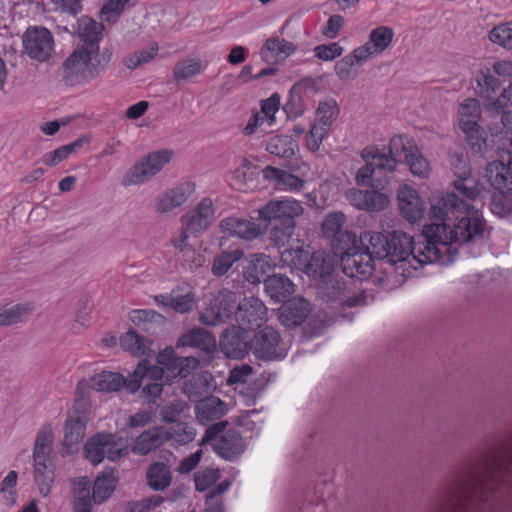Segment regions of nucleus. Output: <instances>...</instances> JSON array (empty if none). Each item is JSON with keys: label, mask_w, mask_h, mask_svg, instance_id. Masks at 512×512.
<instances>
[{"label": "nucleus", "mask_w": 512, "mask_h": 512, "mask_svg": "<svg viewBox=\"0 0 512 512\" xmlns=\"http://www.w3.org/2000/svg\"><path fill=\"white\" fill-rule=\"evenodd\" d=\"M455 193H441L431 198L430 217L440 221L426 225L421 238H413L402 231L388 235L365 231L360 234L361 250L353 247L345 259L348 277L336 275L338 256L330 251L318 250L312 254L302 246L280 252L282 266L301 271L317 282L318 294L330 303L335 317L350 319L368 305L372 296L355 288L352 278H366L374 270V259L385 260L402 279L413 277L426 264L447 265L455 261L460 250L473 257L481 252H470V245L484 244V222L478 208L468 200L480 194L478 180L467 164L458 159L454 165Z\"/></svg>", "instance_id": "nucleus-1"}, {"label": "nucleus", "mask_w": 512, "mask_h": 512, "mask_svg": "<svg viewBox=\"0 0 512 512\" xmlns=\"http://www.w3.org/2000/svg\"><path fill=\"white\" fill-rule=\"evenodd\" d=\"M361 157L365 165L356 173L358 185L383 186L388 181V175L395 169L396 162L402 160L407 163L413 175L425 178L429 174L427 160L407 137L401 135L391 138L388 153L371 146L363 149Z\"/></svg>", "instance_id": "nucleus-2"}, {"label": "nucleus", "mask_w": 512, "mask_h": 512, "mask_svg": "<svg viewBox=\"0 0 512 512\" xmlns=\"http://www.w3.org/2000/svg\"><path fill=\"white\" fill-rule=\"evenodd\" d=\"M199 366V360L194 357H179L172 347H166L156 355V364H151L148 359H142L134 372L128 377V391L135 393L141 386L143 379L160 380L164 373L169 378H186Z\"/></svg>", "instance_id": "nucleus-3"}, {"label": "nucleus", "mask_w": 512, "mask_h": 512, "mask_svg": "<svg viewBox=\"0 0 512 512\" xmlns=\"http://www.w3.org/2000/svg\"><path fill=\"white\" fill-rule=\"evenodd\" d=\"M108 61L95 41L82 44L64 61V78L70 85L87 83L105 69Z\"/></svg>", "instance_id": "nucleus-4"}, {"label": "nucleus", "mask_w": 512, "mask_h": 512, "mask_svg": "<svg viewBox=\"0 0 512 512\" xmlns=\"http://www.w3.org/2000/svg\"><path fill=\"white\" fill-rule=\"evenodd\" d=\"M477 93L484 99L488 110L495 113H502L501 121L503 128L512 131V83L504 87L492 74L491 69H481L475 76Z\"/></svg>", "instance_id": "nucleus-5"}, {"label": "nucleus", "mask_w": 512, "mask_h": 512, "mask_svg": "<svg viewBox=\"0 0 512 512\" xmlns=\"http://www.w3.org/2000/svg\"><path fill=\"white\" fill-rule=\"evenodd\" d=\"M212 320H267V307L257 297L244 298L236 306V294L223 289L211 304Z\"/></svg>", "instance_id": "nucleus-6"}, {"label": "nucleus", "mask_w": 512, "mask_h": 512, "mask_svg": "<svg viewBox=\"0 0 512 512\" xmlns=\"http://www.w3.org/2000/svg\"><path fill=\"white\" fill-rule=\"evenodd\" d=\"M346 222V215L341 211H331L323 219L321 230L325 238L336 242L340 252V262L343 272L348 276L345 259L348 254H352L353 247L361 250L360 236L348 230H342Z\"/></svg>", "instance_id": "nucleus-7"}, {"label": "nucleus", "mask_w": 512, "mask_h": 512, "mask_svg": "<svg viewBox=\"0 0 512 512\" xmlns=\"http://www.w3.org/2000/svg\"><path fill=\"white\" fill-rule=\"evenodd\" d=\"M173 156L174 152L170 149L148 153L125 172L121 184L125 187L145 184L161 172L171 162Z\"/></svg>", "instance_id": "nucleus-8"}, {"label": "nucleus", "mask_w": 512, "mask_h": 512, "mask_svg": "<svg viewBox=\"0 0 512 512\" xmlns=\"http://www.w3.org/2000/svg\"><path fill=\"white\" fill-rule=\"evenodd\" d=\"M214 214L212 200L203 198L181 218L182 228L180 234L173 239L174 247L180 250L188 247L189 238L205 231L211 225Z\"/></svg>", "instance_id": "nucleus-9"}, {"label": "nucleus", "mask_w": 512, "mask_h": 512, "mask_svg": "<svg viewBox=\"0 0 512 512\" xmlns=\"http://www.w3.org/2000/svg\"><path fill=\"white\" fill-rule=\"evenodd\" d=\"M250 350L257 359L281 361L287 356L289 345L277 329L259 326L251 338Z\"/></svg>", "instance_id": "nucleus-10"}, {"label": "nucleus", "mask_w": 512, "mask_h": 512, "mask_svg": "<svg viewBox=\"0 0 512 512\" xmlns=\"http://www.w3.org/2000/svg\"><path fill=\"white\" fill-rule=\"evenodd\" d=\"M481 108L478 100L465 99L460 103L457 118L460 129L466 136L468 144L476 152H481L486 146V132L480 126Z\"/></svg>", "instance_id": "nucleus-11"}, {"label": "nucleus", "mask_w": 512, "mask_h": 512, "mask_svg": "<svg viewBox=\"0 0 512 512\" xmlns=\"http://www.w3.org/2000/svg\"><path fill=\"white\" fill-rule=\"evenodd\" d=\"M304 208L300 201L284 197L282 199L270 200L258 211L259 218L267 225H272L273 222L284 224H295V219L301 216Z\"/></svg>", "instance_id": "nucleus-12"}, {"label": "nucleus", "mask_w": 512, "mask_h": 512, "mask_svg": "<svg viewBox=\"0 0 512 512\" xmlns=\"http://www.w3.org/2000/svg\"><path fill=\"white\" fill-rule=\"evenodd\" d=\"M24 52L39 62L47 61L55 51V43L52 33L39 26H33L26 30L22 37Z\"/></svg>", "instance_id": "nucleus-13"}, {"label": "nucleus", "mask_w": 512, "mask_h": 512, "mask_svg": "<svg viewBox=\"0 0 512 512\" xmlns=\"http://www.w3.org/2000/svg\"><path fill=\"white\" fill-rule=\"evenodd\" d=\"M196 186L193 181H181L161 192L155 200V211L160 214L172 213L184 205L195 193Z\"/></svg>", "instance_id": "nucleus-14"}, {"label": "nucleus", "mask_w": 512, "mask_h": 512, "mask_svg": "<svg viewBox=\"0 0 512 512\" xmlns=\"http://www.w3.org/2000/svg\"><path fill=\"white\" fill-rule=\"evenodd\" d=\"M397 205L401 216L409 223H417L425 215V202L418 190L411 185L403 184L399 186Z\"/></svg>", "instance_id": "nucleus-15"}, {"label": "nucleus", "mask_w": 512, "mask_h": 512, "mask_svg": "<svg viewBox=\"0 0 512 512\" xmlns=\"http://www.w3.org/2000/svg\"><path fill=\"white\" fill-rule=\"evenodd\" d=\"M249 330L240 325H232L220 338L221 351L231 359H242L250 350Z\"/></svg>", "instance_id": "nucleus-16"}, {"label": "nucleus", "mask_w": 512, "mask_h": 512, "mask_svg": "<svg viewBox=\"0 0 512 512\" xmlns=\"http://www.w3.org/2000/svg\"><path fill=\"white\" fill-rule=\"evenodd\" d=\"M486 178L493 188L502 194H512V157L501 155V160L492 161L486 167Z\"/></svg>", "instance_id": "nucleus-17"}, {"label": "nucleus", "mask_w": 512, "mask_h": 512, "mask_svg": "<svg viewBox=\"0 0 512 512\" xmlns=\"http://www.w3.org/2000/svg\"><path fill=\"white\" fill-rule=\"evenodd\" d=\"M220 229L230 237L252 241L261 236L267 227H261L251 219L242 216H230L221 220Z\"/></svg>", "instance_id": "nucleus-18"}, {"label": "nucleus", "mask_w": 512, "mask_h": 512, "mask_svg": "<svg viewBox=\"0 0 512 512\" xmlns=\"http://www.w3.org/2000/svg\"><path fill=\"white\" fill-rule=\"evenodd\" d=\"M346 199L359 210L380 212L390 203L389 197L377 191L352 188L346 192Z\"/></svg>", "instance_id": "nucleus-19"}, {"label": "nucleus", "mask_w": 512, "mask_h": 512, "mask_svg": "<svg viewBox=\"0 0 512 512\" xmlns=\"http://www.w3.org/2000/svg\"><path fill=\"white\" fill-rule=\"evenodd\" d=\"M297 45L279 36L268 38L260 48L259 55L266 63H279L293 55Z\"/></svg>", "instance_id": "nucleus-20"}, {"label": "nucleus", "mask_w": 512, "mask_h": 512, "mask_svg": "<svg viewBox=\"0 0 512 512\" xmlns=\"http://www.w3.org/2000/svg\"><path fill=\"white\" fill-rule=\"evenodd\" d=\"M265 180L269 181L276 190L283 192H299L305 181L286 171L276 167L268 166L262 171Z\"/></svg>", "instance_id": "nucleus-21"}, {"label": "nucleus", "mask_w": 512, "mask_h": 512, "mask_svg": "<svg viewBox=\"0 0 512 512\" xmlns=\"http://www.w3.org/2000/svg\"><path fill=\"white\" fill-rule=\"evenodd\" d=\"M160 306L169 308L178 313H186L196 306V298L191 290L182 291L179 287L170 293L160 294L154 297Z\"/></svg>", "instance_id": "nucleus-22"}, {"label": "nucleus", "mask_w": 512, "mask_h": 512, "mask_svg": "<svg viewBox=\"0 0 512 512\" xmlns=\"http://www.w3.org/2000/svg\"><path fill=\"white\" fill-rule=\"evenodd\" d=\"M243 276L251 284H258L272 269L271 258L263 253H256L245 259Z\"/></svg>", "instance_id": "nucleus-23"}, {"label": "nucleus", "mask_w": 512, "mask_h": 512, "mask_svg": "<svg viewBox=\"0 0 512 512\" xmlns=\"http://www.w3.org/2000/svg\"><path fill=\"white\" fill-rule=\"evenodd\" d=\"M171 438H173V435L163 428H153L144 431L136 438L132 451L135 454L146 455Z\"/></svg>", "instance_id": "nucleus-24"}, {"label": "nucleus", "mask_w": 512, "mask_h": 512, "mask_svg": "<svg viewBox=\"0 0 512 512\" xmlns=\"http://www.w3.org/2000/svg\"><path fill=\"white\" fill-rule=\"evenodd\" d=\"M227 412V404L216 396H210L200 400L195 407L196 417L202 424L219 420L226 415Z\"/></svg>", "instance_id": "nucleus-25"}, {"label": "nucleus", "mask_w": 512, "mask_h": 512, "mask_svg": "<svg viewBox=\"0 0 512 512\" xmlns=\"http://www.w3.org/2000/svg\"><path fill=\"white\" fill-rule=\"evenodd\" d=\"M394 32L388 26H378L369 34V40L358 48L367 49V60L375 55L381 54L392 43Z\"/></svg>", "instance_id": "nucleus-26"}, {"label": "nucleus", "mask_w": 512, "mask_h": 512, "mask_svg": "<svg viewBox=\"0 0 512 512\" xmlns=\"http://www.w3.org/2000/svg\"><path fill=\"white\" fill-rule=\"evenodd\" d=\"M264 289L274 302H284L294 292V283L285 275L273 274L264 279Z\"/></svg>", "instance_id": "nucleus-27"}, {"label": "nucleus", "mask_w": 512, "mask_h": 512, "mask_svg": "<svg viewBox=\"0 0 512 512\" xmlns=\"http://www.w3.org/2000/svg\"><path fill=\"white\" fill-rule=\"evenodd\" d=\"M177 347L198 348L206 353H210L216 347V340L205 329L195 328L187 331L178 339Z\"/></svg>", "instance_id": "nucleus-28"}, {"label": "nucleus", "mask_w": 512, "mask_h": 512, "mask_svg": "<svg viewBox=\"0 0 512 512\" xmlns=\"http://www.w3.org/2000/svg\"><path fill=\"white\" fill-rule=\"evenodd\" d=\"M366 61L367 49L355 48L336 63L335 73L341 80L353 79L356 76L355 66H361Z\"/></svg>", "instance_id": "nucleus-29"}, {"label": "nucleus", "mask_w": 512, "mask_h": 512, "mask_svg": "<svg viewBox=\"0 0 512 512\" xmlns=\"http://www.w3.org/2000/svg\"><path fill=\"white\" fill-rule=\"evenodd\" d=\"M90 382L92 389L98 392H116L122 387L128 390V378L117 372L101 371L92 376Z\"/></svg>", "instance_id": "nucleus-30"}, {"label": "nucleus", "mask_w": 512, "mask_h": 512, "mask_svg": "<svg viewBox=\"0 0 512 512\" xmlns=\"http://www.w3.org/2000/svg\"><path fill=\"white\" fill-rule=\"evenodd\" d=\"M244 447L245 443L240 433L236 430H228L221 436L216 449L221 457L232 460L243 452Z\"/></svg>", "instance_id": "nucleus-31"}, {"label": "nucleus", "mask_w": 512, "mask_h": 512, "mask_svg": "<svg viewBox=\"0 0 512 512\" xmlns=\"http://www.w3.org/2000/svg\"><path fill=\"white\" fill-rule=\"evenodd\" d=\"M112 441V433H98L87 440L84 445V453L87 460L98 465L105 458V447Z\"/></svg>", "instance_id": "nucleus-32"}, {"label": "nucleus", "mask_w": 512, "mask_h": 512, "mask_svg": "<svg viewBox=\"0 0 512 512\" xmlns=\"http://www.w3.org/2000/svg\"><path fill=\"white\" fill-rule=\"evenodd\" d=\"M68 31V29L66 28ZM103 31V25L96 22L90 17L83 16L76 20V25H72V30L69 32L77 34L83 41V44L95 41L99 45V40Z\"/></svg>", "instance_id": "nucleus-33"}, {"label": "nucleus", "mask_w": 512, "mask_h": 512, "mask_svg": "<svg viewBox=\"0 0 512 512\" xmlns=\"http://www.w3.org/2000/svg\"><path fill=\"white\" fill-rule=\"evenodd\" d=\"M72 508L74 512H91L93 508V494L88 482L77 480L73 482L72 488Z\"/></svg>", "instance_id": "nucleus-34"}, {"label": "nucleus", "mask_w": 512, "mask_h": 512, "mask_svg": "<svg viewBox=\"0 0 512 512\" xmlns=\"http://www.w3.org/2000/svg\"><path fill=\"white\" fill-rule=\"evenodd\" d=\"M298 149V143L292 136L279 134L269 137L266 150L272 155L281 158L292 157Z\"/></svg>", "instance_id": "nucleus-35"}, {"label": "nucleus", "mask_w": 512, "mask_h": 512, "mask_svg": "<svg viewBox=\"0 0 512 512\" xmlns=\"http://www.w3.org/2000/svg\"><path fill=\"white\" fill-rule=\"evenodd\" d=\"M312 310L309 301L303 297H294L280 308L279 320H306Z\"/></svg>", "instance_id": "nucleus-36"}, {"label": "nucleus", "mask_w": 512, "mask_h": 512, "mask_svg": "<svg viewBox=\"0 0 512 512\" xmlns=\"http://www.w3.org/2000/svg\"><path fill=\"white\" fill-rule=\"evenodd\" d=\"M120 346L134 356L148 355L151 350L152 341L137 334L134 330H129L119 339Z\"/></svg>", "instance_id": "nucleus-37"}, {"label": "nucleus", "mask_w": 512, "mask_h": 512, "mask_svg": "<svg viewBox=\"0 0 512 512\" xmlns=\"http://www.w3.org/2000/svg\"><path fill=\"white\" fill-rule=\"evenodd\" d=\"M148 485L154 491H161L167 488L172 481L170 468L162 462L151 464L147 471Z\"/></svg>", "instance_id": "nucleus-38"}, {"label": "nucleus", "mask_w": 512, "mask_h": 512, "mask_svg": "<svg viewBox=\"0 0 512 512\" xmlns=\"http://www.w3.org/2000/svg\"><path fill=\"white\" fill-rule=\"evenodd\" d=\"M229 183L234 189L239 191L252 189L254 185V170L248 160L244 159L242 164L232 172Z\"/></svg>", "instance_id": "nucleus-39"}, {"label": "nucleus", "mask_w": 512, "mask_h": 512, "mask_svg": "<svg viewBox=\"0 0 512 512\" xmlns=\"http://www.w3.org/2000/svg\"><path fill=\"white\" fill-rule=\"evenodd\" d=\"M86 425L80 416L69 415L65 422L63 444L71 448L82 441L85 435Z\"/></svg>", "instance_id": "nucleus-40"}, {"label": "nucleus", "mask_w": 512, "mask_h": 512, "mask_svg": "<svg viewBox=\"0 0 512 512\" xmlns=\"http://www.w3.org/2000/svg\"><path fill=\"white\" fill-rule=\"evenodd\" d=\"M243 256L244 252L241 249L220 252L214 257L211 268L212 274L216 277L225 275Z\"/></svg>", "instance_id": "nucleus-41"}, {"label": "nucleus", "mask_w": 512, "mask_h": 512, "mask_svg": "<svg viewBox=\"0 0 512 512\" xmlns=\"http://www.w3.org/2000/svg\"><path fill=\"white\" fill-rule=\"evenodd\" d=\"M117 479L112 473H103L97 476L93 486V499L95 503H103L113 493Z\"/></svg>", "instance_id": "nucleus-42"}, {"label": "nucleus", "mask_w": 512, "mask_h": 512, "mask_svg": "<svg viewBox=\"0 0 512 512\" xmlns=\"http://www.w3.org/2000/svg\"><path fill=\"white\" fill-rule=\"evenodd\" d=\"M339 114L337 102L333 99L321 101L317 108V121L316 125L328 129L330 131L333 122Z\"/></svg>", "instance_id": "nucleus-43"}, {"label": "nucleus", "mask_w": 512, "mask_h": 512, "mask_svg": "<svg viewBox=\"0 0 512 512\" xmlns=\"http://www.w3.org/2000/svg\"><path fill=\"white\" fill-rule=\"evenodd\" d=\"M158 44L150 43L148 46L136 51L125 58V65L129 69H136L142 64L150 62L158 53Z\"/></svg>", "instance_id": "nucleus-44"}, {"label": "nucleus", "mask_w": 512, "mask_h": 512, "mask_svg": "<svg viewBox=\"0 0 512 512\" xmlns=\"http://www.w3.org/2000/svg\"><path fill=\"white\" fill-rule=\"evenodd\" d=\"M489 40L505 49H512V22L495 26L489 32Z\"/></svg>", "instance_id": "nucleus-45"}, {"label": "nucleus", "mask_w": 512, "mask_h": 512, "mask_svg": "<svg viewBox=\"0 0 512 512\" xmlns=\"http://www.w3.org/2000/svg\"><path fill=\"white\" fill-rule=\"evenodd\" d=\"M269 232V239L278 247L284 246L292 238L295 224L273 222Z\"/></svg>", "instance_id": "nucleus-46"}, {"label": "nucleus", "mask_w": 512, "mask_h": 512, "mask_svg": "<svg viewBox=\"0 0 512 512\" xmlns=\"http://www.w3.org/2000/svg\"><path fill=\"white\" fill-rule=\"evenodd\" d=\"M280 105L281 98L278 93H273L269 98L261 100L259 112L268 126H273L276 123V114L280 110Z\"/></svg>", "instance_id": "nucleus-47"}, {"label": "nucleus", "mask_w": 512, "mask_h": 512, "mask_svg": "<svg viewBox=\"0 0 512 512\" xmlns=\"http://www.w3.org/2000/svg\"><path fill=\"white\" fill-rule=\"evenodd\" d=\"M202 63L196 58H187L177 63L174 69L176 80H183L193 77L202 71Z\"/></svg>", "instance_id": "nucleus-48"}, {"label": "nucleus", "mask_w": 512, "mask_h": 512, "mask_svg": "<svg viewBox=\"0 0 512 512\" xmlns=\"http://www.w3.org/2000/svg\"><path fill=\"white\" fill-rule=\"evenodd\" d=\"M53 431L51 426H43L37 434L33 454L49 455L52 452Z\"/></svg>", "instance_id": "nucleus-49"}, {"label": "nucleus", "mask_w": 512, "mask_h": 512, "mask_svg": "<svg viewBox=\"0 0 512 512\" xmlns=\"http://www.w3.org/2000/svg\"><path fill=\"white\" fill-rule=\"evenodd\" d=\"M220 478V471L214 468H206L195 474V488L199 492H204L215 484Z\"/></svg>", "instance_id": "nucleus-50"}, {"label": "nucleus", "mask_w": 512, "mask_h": 512, "mask_svg": "<svg viewBox=\"0 0 512 512\" xmlns=\"http://www.w3.org/2000/svg\"><path fill=\"white\" fill-rule=\"evenodd\" d=\"M34 309V303L25 301L6 307L0 317L4 318L3 320H17L18 318L28 317Z\"/></svg>", "instance_id": "nucleus-51"}, {"label": "nucleus", "mask_w": 512, "mask_h": 512, "mask_svg": "<svg viewBox=\"0 0 512 512\" xmlns=\"http://www.w3.org/2000/svg\"><path fill=\"white\" fill-rule=\"evenodd\" d=\"M79 146L80 143L78 141L62 146L53 152L46 153L42 158V162L48 166H56L65 160Z\"/></svg>", "instance_id": "nucleus-52"}, {"label": "nucleus", "mask_w": 512, "mask_h": 512, "mask_svg": "<svg viewBox=\"0 0 512 512\" xmlns=\"http://www.w3.org/2000/svg\"><path fill=\"white\" fill-rule=\"evenodd\" d=\"M306 323L303 329V338L304 340H309L313 337H317L323 334L324 330L329 326L331 322H290L287 325L288 329H294L302 324Z\"/></svg>", "instance_id": "nucleus-53"}, {"label": "nucleus", "mask_w": 512, "mask_h": 512, "mask_svg": "<svg viewBox=\"0 0 512 512\" xmlns=\"http://www.w3.org/2000/svg\"><path fill=\"white\" fill-rule=\"evenodd\" d=\"M344 49L336 42L318 45L313 49L315 57L322 61H332L342 55Z\"/></svg>", "instance_id": "nucleus-54"}, {"label": "nucleus", "mask_w": 512, "mask_h": 512, "mask_svg": "<svg viewBox=\"0 0 512 512\" xmlns=\"http://www.w3.org/2000/svg\"><path fill=\"white\" fill-rule=\"evenodd\" d=\"M17 478V472L11 470L1 483V492L4 494V498L9 506H13L16 503L17 494L14 488L17 484Z\"/></svg>", "instance_id": "nucleus-55"}, {"label": "nucleus", "mask_w": 512, "mask_h": 512, "mask_svg": "<svg viewBox=\"0 0 512 512\" xmlns=\"http://www.w3.org/2000/svg\"><path fill=\"white\" fill-rule=\"evenodd\" d=\"M339 192L340 187L336 180H326L320 184L318 196L323 204H330L336 200Z\"/></svg>", "instance_id": "nucleus-56"}, {"label": "nucleus", "mask_w": 512, "mask_h": 512, "mask_svg": "<svg viewBox=\"0 0 512 512\" xmlns=\"http://www.w3.org/2000/svg\"><path fill=\"white\" fill-rule=\"evenodd\" d=\"M328 133V129L314 123L306 137L307 148L312 152L317 151Z\"/></svg>", "instance_id": "nucleus-57"}, {"label": "nucleus", "mask_w": 512, "mask_h": 512, "mask_svg": "<svg viewBox=\"0 0 512 512\" xmlns=\"http://www.w3.org/2000/svg\"><path fill=\"white\" fill-rule=\"evenodd\" d=\"M129 0H107L101 10L105 21H113L124 9Z\"/></svg>", "instance_id": "nucleus-58"}, {"label": "nucleus", "mask_w": 512, "mask_h": 512, "mask_svg": "<svg viewBox=\"0 0 512 512\" xmlns=\"http://www.w3.org/2000/svg\"><path fill=\"white\" fill-rule=\"evenodd\" d=\"M253 373V368L248 364H242L241 366L234 367L229 374L228 384H243L247 382V379Z\"/></svg>", "instance_id": "nucleus-59"}, {"label": "nucleus", "mask_w": 512, "mask_h": 512, "mask_svg": "<svg viewBox=\"0 0 512 512\" xmlns=\"http://www.w3.org/2000/svg\"><path fill=\"white\" fill-rule=\"evenodd\" d=\"M344 24V18L341 15H332L323 28L322 33L326 38L334 39L338 36L340 29Z\"/></svg>", "instance_id": "nucleus-60"}, {"label": "nucleus", "mask_w": 512, "mask_h": 512, "mask_svg": "<svg viewBox=\"0 0 512 512\" xmlns=\"http://www.w3.org/2000/svg\"><path fill=\"white\" fill-rule=\"evenodd\" d=\"M35 482L39 488L40 493L47 497L52 489L53 481H54V471H46L41 474L34 475Z\"/></svg>", "instance_id": "nucleus-61"}, {"label": "nucleus", "mask_w": 512, "mask_h": 512, "mask_svg": "<svg viewBox=\"0 0 512 512\" xmlns=\"http://www.w3.org/2000/svg\"><path fill=\"white\" fill-rule=\"evenodd\" d=\"M118 440L120 438L112 434V441L105 447V457L110 461H116L126 453V447L122 443H118Z\"/></svg>", "instance_id": "nucleus-62"}, {"label": "nucleus", "mask_w": 512, "mask_h": 512, "mask_svg": "<svg viewBox=\"0 0 512 512\" xmlns=\"http://www.w3.org/2000/svg\"><path fill=\"white\" fill-rule=\"evenodd\" d=\"M264 124H266V120L263 118L261 113L256 110L252 111L251 116L242 129V133L245 136H251L255 134Z\"/></svg>", "instance_id": "nucleus-63"}, {"label": "nucleus", "mask_w": 512, "mask_h": 512, "mask_svg": "<svg viewBox=\"0 0 512 512\" xmlns=\"http://www.w3.org/2000/svg\"><path fill=\"white\" fill-rule=\"evenodd\" d=\"M57 10L61 12L77 15L82 9V0H51Z\"/></svg>", "instance_id": "nucleus-64"}]
</instances>
